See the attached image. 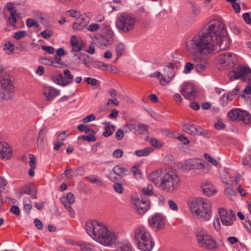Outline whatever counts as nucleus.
Wrapping results in <instances>:
<instances>
[{"label": "nucleus", "instance_id": "1", "mask_svg": "<svg viewBox=\"0 0 251 251\" xmlns=\"http://www.w3.org/2000/svg\"><path fill=\"white\" fill-rule=\"evenodd\" d=\"M230 44V39L225 25L216 20L211 21L198 34L188 40L186 46L190 52L198 54L193 60L196 70L201 73L205 70L209 64L208 57L203 52L215 54L227 49Z\"/></svg>", "mask_w": 251, "mask_h": 251}, {"label": "nucleus", "instance_id": "2", "mask_svg": "<svg viewBox=\"0 0 251 251\" xmlns=\"http://www.w3.org/2000/svg\"><path fill=\"white\" fill-rule=\"evenodd\" d=\"M85 229L87 233L97 242L106 246L115 243L116 237L114 233L100 221H87Z\"/></svg>", "mask_w": 251, "mask_h": 251}, {"label": "nucleus", "instance_id": "3", "mask_svg": "<svg viewBox=\"0 0 251 251\" xmlns=\"http://www.w3.org/2000/svg\"><path fill=\"white\" fill-rule=\"evenodd\" d=\"M189 207L194 216L197 219L209 220L211 217V207L210 203L202 198L192 199L189 202Z\"/></svg>", "mask_w": 251, "mask_h": 251}, {"label": "nucleus", "instance_id": "4", "mask_svg": "<svg viewBox=\"0 0 251 251\" xmlns=\"http://www.w3.org/2000/svg\"><path fill=\"white\" fill-rule=\"evenodd\" d=\"M134 239L138 249L143 251H151L154 245L150 232L143 226L135 229Z\"/></svg>", "mask_w": 251, "mask_h": 251}, {"label": "nucleus", "instance_id": "5", "mask_svg": "<svg viewBox=\"0 0 251 251\" xmlns=\"http://www.w3.org/2000/svg\"><path fill=\"white\" fill-rule=\"evenodd\" d=\"M230 81L241 78L242 80L248 82V85L244 89L246 94H251V70L243 66L234 68L228 73Z\"/></svg>", "mask_w": 251, "mask_h": 251}, {"label": "nucleus", "instance_id": "6", "mask_svg": "<svg viewBox=\"0 0 251 251\" xmlns=\"http://www.w3.org/2000/svg\"><path fill=\"white\" fill-rule=\"evenodd\" d=\"M135 19L126 12L119 13L116 18V26L121 33L126 34L132 31L135 27Z\"/></svg>", "mask_w": 251, "mask_h": 251}, {"label": "nucleus", "instance_id": "7", "mask_svg": "<svg viewBox=\"0 0 251 251\" xmlns=\"http://www.w3.org/2000/svg\"><path fill=\"white\" fill-rule=\"evenodd\" d=\"M195 235L199 246L209 250H216L218 245L211 234L205 230L198 228L195 231Z\"/></svg>", "mask_w": 251, "mask_h": 251}, {"label": "nucleus", "instance_id": "8", "mask_svg": "<svg viewBox=\"0 0 251 251\" xmlns=\"http://www.w3.org/2000/svg\"><path fill=\"white\" fill-rule=\"evenodd\" d=\"M179 182V178L175 172L167 171L163 174L160 185L163 190L172 192L178 187Z\"/></svg>", "mask_w": 251, "mask_h": 251}, {"label": "nucleus", "instance_id": "9", "mask_svg": "<svg viewBox=\"0 0 251 251\" xmlns=\"http://www.w3.org/2000/svg\"><path fill=\"white\" fill-rule=\"evenodd\" d=\"M204 164L200 162L199 160L195 158L189 159L184 162H180L177 164V167L184 171H190L193 169H198L202 168L210 167L208 163Z\"/></svg>", "mask_w": 251, "mask_h": 251}, {"label": "nucleus", "instance_id": "10", "mask_svg": "<svg viewBox=\"0 0 251 251\" xmlns=\"http://www.w3.org/2000/svg\"><path fill=\"white\" fill-rule=\"evenodd\" d=\"M236 58L235 54L226 52L219 55L217 58V62L218 64L225 65L226 66L233 67Z\"/></svg>", "mask_w": 251, "mask_h": 251}, {"label": "nucleus", "instance_id": "11", "mask_svg": "<svg viewBox=\"0 0 251 251\" xmlns=\"http://www.w3.org/2000/svg\"><path fill=\"white\" fill-rule=\"evenodd\" d=\"M149 201L146 198H135L132 199V203L135 205L138 214L143 215L149 208Z\"/></svg>", "mask_w": 251, "mask_h": 251}, {"label": "nucleus", "instance_id": "12", "mask_svg": "<svg viewBox=\"0 0 251 251\" xmlns=\"http://www.w3.org/2000/svg\"><path fill=\"white\" fill-rule=\"evenodd\" d=\"M165 76H162L160 78V83L162 85H165L169 83L174 77L175 73L174 71V66L172 63H168L166 65V68L164 69Z\"/></svg>", "mask_w": 251, "mask_h": 251}, {"label": "nucleus", "instance_id": "13", "mask_svg": "<svg viewBox=\"0 0 251 251\" xmlns=\"http://www.w3.org/2000/svg\"><path fill=\"white\" fill-rule=\"evenodd\" d=\"M91 18L90 14H84L76 18V21L74 23L73 27L74 30H80L86 26Z\"/></svg>", "mask_w": 251, "mask_h": 251}, {"label": "nucleus", "instance_id": "14", "mask_svg": "<svg viewBox=\"0 0 251 251\" xmlns=\"http://www.w3.org/2000/svg\"><path fill=\"white\" fill-rule=\"evenodd\" d=\"M13 80V77L9 75H3L0 79V85L2 89L10 94L12 93L14 90Z\"/></svg>", "mask_w": 251, "mask_h": 251}, {"label": "nucleus", "instance_id": "15", "mask_svg": "<svg viewBox=\"0 0 251 251\" xmlns=\"http://www.w3.org/2000/svg\"><path fill=\"white\" fill-rule=\"evenodd\" d=\"M106 34L99 38V43L100 45L107 46L111 45L114 40V33L109 27L106 29Z\"/></svg>", "mask_w": 251, "mask_h": 251}, {"label": "nucleus", "instance_id": "16", "mask_svg": "<svg viewBox=\"0 0 251 251\" xmlns=\"http://www.w3.org/2000/svg\"><path fill=\"white\" fill-rule=\"evenodd\" d=\"M12 150L9 145L6 142L0 143V158L8 160L11 157Z\"/></svg>", "mask_w": 251, "mask_h": 251}, {"label": "nucleus", "instance_id": "17", "mask_svg": "<svg viewBox=\"0 0 251 251\" xmlns=\"http://www.w3.org/2000/svg\"><path fill=\"white\" fill-rule=\"evenodd\" d=\"M60 91L52 87H47L45 88L43 94L48 100H52L56 96L59 95Z\"/></svg>", "mask_w": 251, "mask_h": 251}, {"label": "nucleus", "instance_id": "18", "mask_svg": "<svg viewBox=\"0 0 251 251\" xmlns=\"http://www.w3.org/2000/svg\"><path fill=\"white\" fill-rule=\"evenodd\" d=\"M198 129L201 128L194 124H185L182 126L183 131L191 135H196Z\"/></svg>", "mask_w": 251, "mask_h": 251}, {"label": "nucleus", "instance_id": "19", "mask_svg": "<svg viewBox=\"0 0 251 251\" xmlns=\"http://www.w3.org/2000/svg\"><path fill=\"white\" fill-rule=\"evenodd\" d=\"M7 9L11 15V17L8 18V21L11 24V25L15 26L17 22V13L14 9L11 2L7 4Z\"/></svg>", "mask_w": 251, "mask_h": 251}, {"label": "nucleus", "instance_id": "20", "mask_svg": "<svg viewBox=\"0 0 251 251\" xmlns=\"http://www.w3.org/2000/svg\"><path fill=\"white\" fill-rule=\"evenodd\" d=\"M163 172L161 171H155L151 173L149 176L150 181L155 184H158L162 181Z\"/></svg>", "mask_w": 251, "mask_h": 251}, {"label": "nucleus", "instance_id": "21", "mask_svg": "<svg viewBox=\"0 0 251 251\" xmlns=\"http://www.w3.org/2000/svg\"><path fill=\"white\" fill-rule=\"evenodd\" d=\"M132 247L129 241L125 240L118 243L117 251H132Z\"/></svg>", "mask_w": 251, "mask_h": 251}, {"label": "nucleus", "instance_id": "22", "mask_svg": "<svg viewBox=\"0 0 251 251\" xmlns=\"http://www.w3.org/2000/svg\"><path fill=\"white\" fill-rule=\"evenodd\" d=\"M245 114L247 116V114L245 111L241 110L238 109H234L230 110L228 113V118L232 121H237L239 120V116Z\"/></svg>", "mask_w": 251, "mask_h": 251}, {"label": "nucleus", "instance_id": "23", "mask_svg": "<svg viewBox=\"0 0 251 251\" xmlns=\"http://www.w3.org/2000/svg\"><path fill=\"white\" fill-rule=\"evenodd\" d=\"M70 43L72 47V51L78 52L83 49L82 43L81 42H79L75 36H73L71 37Z\"/></svg>", "mask_w": 251, "mask_h": 251}, {"label": "nucleus", "instance_id": "24", "mask_svg": "<svg viewBox=\"0 0 251 251\" xmlns=\"http://www.w3.org/2000/svg\"><path fill=\"white\" fill-rule=\"evenodd\" d=\"M151 228L154 231H158L163 229L165 226V221H149Z\"/></svg>", "mask_w": 251, "mask_h": 251}, {"label": "nucleus", "instance_id": "25", "mask_svg": "<svg viewBox=\"0 0 251 251\" xmlns=\"http://www.w3.org/2000/svg\"><path fill=\"white\" fill-rule=\"evenodd\" d=\"M201 188L203 193L207 196H211L215 193V190L213 186L208 182L202 184Z\"/></svg>", "mask_w": 251, "mask_h": 251}, {"label": "nucleus", "instance_id": "26", "mask_svg": "<svg viewBox=\"0 0 251 251\" xmlns=\"http://www.w3.org/2000/svg\"><path fill=\"white\" fill-rule=\"evenodd\" d=\"M60 201L64 205H71L75 202V197L72 193L69 192L67 194L66 197L60 198Z\"/></svg>", "mask_w": 251, "mask_h": 251}, {"label": "nucleus", "instance_id": "27", "mask_svg": "<svg viewBox=\"0 0 251 251\" xmlns=\"http://www.w3.org/2000/svg\"><path fill=\"white\" fill-rule=\"evenodd\" d=\"M65 80L64 81V86H67L73 82L74 75L71 74L70 71L68 69H65L63 71Z\"/></svg>", "mask_w": 251, "mask_h": 251}, {"label": "nucleus", "instance_id": "28", "mask_svg": "<svg viewBox=\"0 0 251 251\" xmlns=\"http://www.w3.org/2000/svg\"><path fill=\"white\" fill-rule=\"evenodd\" d=\"M123 129L126 133L137 131V125L134 122H130L123 126Z\"/></svg>", "mask_w": 251, "mask_h": 251}, {"label": "nucleus", "instance_id": "29", "mask_svg": "<svg viewBox=\"0 0 251 251\" xmlns=\"http://www.w3.org/2000/svg\"><path fill=\"white\" fill-rule=\"evenodd\" d=\"M112 171L116 174L117 176H122L123 178L124 176H126V173L128 171V169L120 165H116L113 168Z\"/></svg>", "mask_w": 251, "mask_h": 251}, {"label": "nucleus", "instance_id": "30", "mask_svg": "<svg viewBox=\"0 0 251 251\" xmlns=\"http://www.w3.org/2000/svg\"><path fill=\"white\" fill-rule=\"evenodd\" d=\"M105 131L103 133V136L107 137L113 134L115 126L112 125L110 122H105Z\"/></svg>", "mask_w": 251, "mask_h": 251}, {"label": "nucleus", "instance_id": "31", "mask_svg": "<svg viewBox=\"0 0 251 251\" xmlns=\"http://www.w3.org/2000/svg\"><path fill=\"white\" fill-rule=\"evenodd\" d=\"M239 91V88L238 86H236L235 88H234L232 91L228 93L227 94H224L222 96V99H224L226 98L227 101H228V100H231L233 99V98L235 97V96L237 94Z\"/></svg>", "mask_w": 251, "mask_h": 251}, {"label": "nucleus", "instance_id": "32", "mask_svg": "<svg viewBox=\"0 0 251 251\" xmlns=\"http://www.w3.org/2000/svg\"><path fill=\"white\" fill-rule=\"evenodd\" d=\"M153 151L151 147L145 148L143 150H139L135 151L134 153L138 156H148L151 152Z\"/></svg>", "mask_w": 251, "mask_h": 251}, {"label": "nucleus", "instance_id": "33", "mask_svg": "<svg viewBox=\"0 0 251 251\" xmlns=\"http://www.w3.org/2000/svg\"><path fill=\"white\" fill-rule=\"evenodd\" d=\"M125 50V45L122 43H120L116 47L117 57L115 62L122 56Z\"/></svg>", "mask_w": 251, "mask_h": 251}, {"label": "nucleus", "instance_id": "34", "mask_svg": "<svg viewBox=\"0 0 251 251\" xmlns=\"http://www.w3.org/2000/svg\"><path fill=\"white\" fill-rule=\"evenodd\" d=\"M225 193L226 195L230 200H233V197H234L236 194V189H233L231 186H227L225 189Z\"/></svg>", "mask_w": 251, "mask_h": 251}, {"label": "nucleus", "instance_id": "35", "mask_svg": "<svg viewBox=\"0 0 251 251\" xmlns=\"http://www.w3.org/2000/svg\"><path fill=\"white\" fill-rule=\"evenodd\" d=\"M35 189L34 187L32 184H28L23 186L20 191L21 194L29 195L31 194L32 191Z\"/></svg>", "mask_w": 251, "mask_h": 251}, {"label": "nucleus", "instance_id": "36", "mask_svg": "<svg viewBox=\"0 0 251 251\" xmlns=\"http://www.w3.org/2000/svg\"><path fill=\"white\" fill-rule=\"evenodd\" d=\"M89 55L85 53H81L78 56V59L82 62L87 67H89Z\"/></svg>", "mask_w": 251, "mask_h": 251}, {"label": "nucleus", "instance_id": "37", "mask_svg": "<svg viewBox=\"0 0 251 251\" xmlns=\"http://www.w3.org/2000/svg\"><path fill=\"white\" fill-rule=\"evenodd\" d=\"M245 112L247 115L246 116L245 114H244V116L242 115L240 116L238 120L242 121L246 125H250L251 124V115L246 111Z\"/></svg>", "mask_w": 251, "mask_h": 251}, {"label": "nucleus", "instance_id": "38", "mask_svg": "<svg viewBox=\"0 0 251 251\" xmlns=\"http://www.w3.org/2000/svg\"><path fill=\"white\" fill-rule=\"evenodd\" d=\"M143 196L141 198H145L146 196H151L153 194L152 186L151 184H148L147 187H144L142 189Z\"/></svg>", "mask_w": 251, "mask_h": 251}, {"label": "nucleus", "instance_id": "39", "mask_svg": "<svg viewBox=\"0 0 251 251\" xmlns=\"http://www.w3.org/2000/svg\"><path fill=\"white\" fill-rule=\"evenodd\" d=\"M107 177L111 181L115 182V183L118 182H120L123 178L122 176H117V175L112 171L109 173L108 175H107Z\"/></svg>", "mask_w": 251, "mask_h": 251}, {"label": "nucleus", "instance_id": "40", "mask_svg": "<svg viewBox=\"0 0 251 251\" xmlns=\"http://www.w3.org/2000/svg\"><path fill=\"white\" fill-rule=\"evenodd\" d=\"M48 130L46 127H44L43 128L40 129L38 134V145L39 144H41L44 141V139L45 137L46 134L47 133Z\"/></svg>", "mask_w": 251, "mask_h": 251}, {"label": "nucleus", "instance_id": "41", "mask_svg": "<svg viewBox=\"0 0 251 251\" xmlns=\"http://www.w3.org/2000/svg\"><path fill=\"white\" fill-rule=\"evenodd\" d=\"M88 181L92 183H96L98 184H102V182L100 178L96 175H91L87 177Z\"/></svg>", "mask_w": 251, "mask_h": 251}, {"label": "nucleus", "instance_id": "42", "mask_svg": "<svg viewBox=\"0 0 251 251\" xmlns=\"http://www.w3.org/2000/svg\"><path fill=\"white\" fill-rule=\"evenodd\" d=\"M193 88V86L192 84L189 83H185L182 86L181 89V93L183 96L184 94L188 93L189 91H190Z\"/></svg>", "mask_w": 251, "mask_h": 251}, {"label": "nucleus", "instance_id": "43", "mask_svg": "<svg viewBox=\"0 0 251 251\" xmlns=\"http://www.w3.org/2000/svg\"><path fill=\"white\" fill-rule=\"evenodd\" d=\"M64 80H65V78L64 77L62 74H61L57 75H56L54 76L53 77V81L55 83H56L60 85L63 86H64Z\"/></svg>", "mask_w": 251, "mask_h": 251}, {"label": "nucleus", "instance_id": "44", "mask_svg": "<svg viewBox=\"0 0 251 251\" xmlns=\"http://www.w3.org/2000/svg\"><path fill=\"white\" fill-rule=\"evenodd\" d=\"M102 70L114 73H117L118 72L117 68L115 66L109 64L104 63Z\"/></svg>", "mask_w": 251, "mask_h": 251}, {"label": "nucleus", "instance_id": "45", "mask_svg": "<svg viewBox=\"0 0 251 251\" xmlns=\"http://www.w3.org/2000/svg\"><path fill=\"white\" fill-rule=\"evenodd\" d=\"M149 126L145 124H139L137 125V131L141 134H145L148 131Z\"/></svg>", "mask_w": 251, "mask_h": 251}, {"label": "nucleus", "instance_id": "46", "mask_svg": "<svg viewBox=\"0 0 251 251\" xmlns=\"http://www.w3.org/2000/svg\"><path fill=\"white\" fill-rule=\"evenodd\" d=\"M229 27L230 30L236 34H239L241 33V29L239 27L233 22H230Z\"/></svg>", "mask_w": 251, "mask_h": 251}, {"label": "nucleus", "instance_id": "47", "mask_svg": "<svg viewBox=\"0 0 251 251\" xmlns=\"http://www.w3.org/2000/svg\"><path fill=\"white\" fill-rule=\"evenodd\" d=\"M113 188L114 191L118 194H122L124 190L123 185L119 183V182L115 183L113 185Z\"/></svg>", "mask_w": 251, "mask_h": 251}, {"label": "nucleus", "instance_id": "48", "mask_svg": "<svg viewBox=\"0 0 251 251\" xmlns=\"http://www.w3.org/2000/svg\"><path fill=\"white\" fill-rule=\"evenodd\" d=\"M1 99L6 100L11 99V94L3 89L0 90V100Z\"/></svg>", "mask_w": 251, "mask_h": 251}, {"label": "nucleus", "instance_id": "49", "mask_svg": "<svg viewBox=\"0 0 251 251\" xmlns=\"http://www.w3.org/2000/svg\"><path fill=\"white\" fill-rule=\"evenodd\" d=\"M218 213L221 220H226L228 213L227 210L224 208H220L218 210Z\"/></svg>", "mask_w": 251, "mask_h": 251}, {"label": "nucleus", "instance_id": "50", "mask_svg": "<svg viewBox=\"0 0 251 251\" xmlns=\"http://www.w3.org/2000/svg\"><path fill=\"white\" fill-rule=\"evenodd\" d=\"M192 10L193 14L195 15H199L201 11L200 6L195 3H192Z\"/></svg>", "mask_w": 251, "mask_h": 251}, {"label": "nucleus", "instance_id": "51", "mask_svg": "<svg viewBox=\"0 0 251 251\" xmlns=\"http://www.w3.org/2000/svg\"><path fill=\"white\" fill-rule=\"evenodd\" d=\"M124 151L120 149L115 150L112 153L113 157L117 159L122 157Z\"/></svg>", "mask_w": 251, "mask_h": 251}, {"label": "nucleus", "instance_id": "52", "mask_svg": "<svg viewBox=\"0 0 251 251\" xmlns=\"http://www.w3.org/2000/svg\"><path fill=\"white\" fill-rule=\"evenodd\" d=\"M195 67V64L190 62H187L185 65L184 70L183 71L184 73L188 74L190 71Z\"/></svg>", "mask_w": 251, "mask_h": 251}, {"label": "nucleus", "instance_id": "53", "mask_svg": "<svg viewBox=\"0 0 251 251\" xmlns=\"http://www.w3.org/2000/svg\"><path fill=\"white\" fill-rule=\"evenodd\" d=\"M125 132L123 129H118L115 133V138L118 140L123 139L125 136Z\"/></svg>", "mask_w": 251, "mask_h": 251}, {"label": "nucleus", "instance_id": "54", "mask_svg": "<svg viewBox=\"0 0 251 251\" xmlns=\"http://www.w3.org/2000/svg\"><path fill=\"white\" fill-rule=\"evenodd\" d=\"M26 24L27 26L28 27H31L32 26L38 27L39 25L38 23L35 22V20L32 19H27L26 20Z\"/></svg>", "mask_w": 251, "mask_h": 251}, {"label": "nucleus", "instance_id": "55", "mask_svg": "<svg viewBox=\"0 0 251 251\" xmlns=\"http://www.w3.org/2000/svg\"><path fill=\"white\" fill-rule=\"evenodd\" d=\"M3 49L6 51V53H10L14 50V45L12 43L8 42L4 45Z\"/></svg>", "mask_w": 251, "mask_h": 251}, {"label": "nucleus", "instance_id": "56", "mask_svg": "<svg viewBox=\"0 0 251 251\" xmlns=\"http://www.w3.org/2000/svg\"><path fill=\"white\" fill-rule=\"evenodd\" d=\"M204 155L205 159H206L208 162H210L213 165L217 166L218 165L217 160H216L214 158L212 157L210 155L207 153H204Z\"/></svg>", "mask_w": 251, "mask_h": 251}, {"label": "nucleus", "instance_id": "57", "mask_svg": "<svg viewBox=\"0 0 251 251\" xmlns=\"http://www.w3.org/2000/svg\"><path fill=\"white\" fill-rule=\"evenodd\" d=\"M40 62L43 64L48 65H50V66H56V65H54V63L53 61L49 59H47V58H41L40 59Z\"/></svg>", "mask_w": 251, "mask_h": 251}, {"label": "nucleus", "instance_id": "58", "mask_svg": "<svg viewBox=\"0 0 251 251\" xmlns=\"http://www.w3.org/2000/svg\"><path fill=\"white\" fill-rule=\"evenodd\" d=\"M132 172L133 174V175L137 177V178H141V171L138 169L137 167H136V166H134L132 168Z\"/></svg>", "mask_w": 251, "mask_h": 251}, {"label": "nucleus", "instance_id": "59", "mask_svg": "<svg viewBox=\"0 0 251 251\" xmlns=\"http://www.w3.org/2000/svg\"><path fill=\"white\" fill-rule=\"evenodd\" d=\"M29 157L30 159V160L29 161V165L30 167H36V157L34 155L32 154H29Z\"/></svg>", "mask_w": 251, "mask_h": 251}, {"label": "nucleus", "instance_id": "60", "mask_svg": "<svg viewBox=\"0 0 251 251\" xmlns=\"http://www.w3.org/2000/svg\"><path fill=\"white\" fill-rule=\"evenodd\" d=\"M26 33L25 31H18L15 33L14 37L17 39L19 40L24 38L25 36Z\"/></svg>", "mask_w": 251, "mask_h": 251}, {"label": "nucleus", "instance_id": "61", "mask_svg": "<svg viewBox=\"0 0 251 251\" xmlns=\"http://www.w3.org/2000/svg\"><path fill=\"white\" fill-rule=\"evenodd\" d=\"M196 95V90L193 88L188 93L185 94L183 96L187 99H190L192 97H195Z\"/></svg>", "mask_w": 251, "mask_h": 251}, {"label": "nucleus", "instance_id": "62", "mask_svg": "<svg viewBox=\"0 0 251 251\" xmlns=\"http://www.w3.org/2000/svg\"><path fill=\"white\" fill-rule=\"evenodd\" d=\"M41 35L45 39H48L52 35V32L50 30H46L41 32Z\"/></svg>", "mask_w": 251, "mask_h": 251}, {"label": "nucleus", "instance_id": "63", "mask_svg": "<svg viewBox=\"0 0 251 251\" xmlns=\"http://www.w3.org/2000/svg\"><path fill=\"white\" fill-rule=\"evenodd\" d=\"M68 13L70 16L74 18H77L80 16L79 11L74 9H71L68 11Z\"/></svg>", "mask_w": 251, "mask_h": 251}, {"label": "nucleus", "instance_id": "64", "mask_svg": "<svg viewBox=\"0 0 251 251\" xmlns=\"http://www.w3.org/2000/svg\"><path fill=\"white\" fill-rule=\"evenodd\" d=\"M150 144L155 148H159L161 146V143L156 138H151L150 140Z\"/></svg>", "mask_w": 251, "mask_h": 251}]
</instances>
